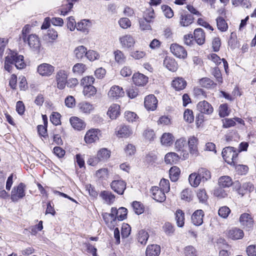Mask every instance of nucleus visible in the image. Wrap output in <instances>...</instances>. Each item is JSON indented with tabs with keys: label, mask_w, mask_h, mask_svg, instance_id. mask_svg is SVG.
Returning a JSON list of instances; mask_svg holds the SVG:
<instances>
[{
	"label": "nucleus",
	"mask_w": 256,
	"mask_h": 256,
	"mask_svg": "<svg viewBox=\"0 0 256 256\" xmlns=\"http://www.w3.org/2000/svg\"><path fill=\"white\" fill-rule=\"evenodd\" d=\"M14 65L18 69L24 68L26 66L23 56L18 55L14 52L10 51L6 57L4 68L6 70L10 72Z\"/></svg>",
	"instance_id": "1"
},
{
	"label": "nucleus",
	"mask_w": 256,
	"mask_h": 256,
	"mask_svg": "<svg viewBox=\"0 0 256 256\" xmlns=\"http://www.w3.org/2000/svg\"><path fill=\"white\" fill-rule=\"evenodd\" d=\"M222 156L225 162L230 166H235L238 163V152L232 146L224 148L222 152Z\"/></svg>",
	"instance_id": "2"
},
{
	"label": "nucleus",
	"mask_w": 256,
	"mask_h": 256,
	"mask_svg": "<svg viewBox=\"0 0 256 256\" xmlns=\"http://www.w3.org/2000/svg\"><path fill=\"white\" fill-rule=\"evenodd\" d=\"M25 184L21 182L12 189L10 198L12 202H17L25 196Z\"/></svg>",
	"instance_id": "3"
},
{
	"label": "nucleus",
	"mask_w": 256,
	"mask_h": 256,
	"mask_svg": "<svg viewBox=\"0 0 256 256\" xmlns=\"http://www.w3.org/2000/svg\"><path fill=\"white\" fill-rule=\"evenodd\" d=\"M240 222L241 226L246 230H250L254 226L253 218L248 213H244L240 215Z\"/></svg>",
	"instance_id": "4"
},
{
	"label": "nucleus",
	"mask_w": 256,
	"mask_h": 256,
	"mask_svg": "<svg viewBox=\"0 0 256 256\" xmlns=\"http://www.w3.org/2000/svg\"><path fill=\"white\" fill-rule=\"evenodd\" d=\"M68 73L64 70H59L56 75V80L57 84V87L60 90H63L67 82Z\"/></svg>",
	"instance_id": "5"
},
{
	"label": "nucleus",
	"mask_w": 256,
	"mask_h": 256,
	"mask_svg": "<svg viewBox=\"0 0 256 256\" xmlns=\"http://www.w3.org/2000/svg\"><path fill=\"white\" fill-rule=\"evenodd\" d=\"M54 71V67L47 63L40 64L37 68L38 72L42 76H50Z\"/></svg>",
	"instance_id": "6"
},
{
	"label": "nucleus",
	"mask_w": 256,
	"mask_h": 256,
	"mask_svg": "<svg viewBox=\"0 0 256 256\" xmlns=\"http://www.w3.org/2000/svg\"><path fill=\"white\" fill-rule=\"evenodd\" d=\"M100 136V130L98 129L92 128L88 130L84 136V140L86 144H92L98 140Z\"/></svg>",
	"instance_id": "7"
},
{
	"label": "nucleus",
	"mask_w": 256,
	"mask_h": 256,
	"mask_svg": "<svg viewBox=\"0 0 256 256\" xmlns=\"http://www.w3.org/2000/svg\"><path fill=\"white\" fill-rule=\"evenodd\" d=\"M120 43L122 48H130L134 46L136 40L130 34L122 36L119 38Z\"/></svg>",
	"instance_id": "8"
},
{
	"label": "nucleus",
	"mask_w": 256,
	"mask_h": 256,
	"mask_svg": "<svg viewBox=\"0 0 256 256\" xmlns=\"http://www.w3.org/2000/svg\"><path fill=\"white\" fill-rule=\"evenodd\" d=\"M111 188L118 194H122L126 188V182L122 180H114L110 183Z\"/></svg>",
	"instance_id": "9"
},
{
	"label": "nucleus",
	"mask_w": 256,
	"mask_h": 256,
	"mask_svg": "<svg viewBox=\"0 0 256 256\" xmlns=\"http://www.w3.org/2000/svg\"><path fill=\"white\" fill-rule=\"evenodd\" d=\"M108 96L113 100H116L124 96L123 88L118 86H112L108 93Z\"/></svg>",
	"instance_id": "10"
},
{
	"label": "nucleus",
	"mask_w": 256,
	"mask_h": 256,
	"mask_svg": "<svg viewBox=\"0 0 256 256\" xmlns=\"http://www.w3.org/2000/svg\"><path fill=\"white\" fill-rule=\"evenodd\" d=\"M172 52L176 57L185 58L187 56V52L184 48L178 44H173L170 46Z\"/></svg>",
	"instance_id": "11"
},
{
	"label": "nucleus",
	"mask_w": 256,
	"mask_h": 256,
	"mask_svg": "<svg viewBox=\"0 0 256 256\" xmlns=\"http://www.w3.org/2000/svg\"><path fill=\"white\" fill-rule=\"evenodd\" d=\"M180 24L182 26H188L193 22L194 17L187 12L182 11L180 12Z\"/></svg>",
	"instance_id": "12"
},
{
	"label": "nucleus",
	"mask_w": 256,
	"mask_h": 256,
	"mask_svg": "<svg viewBox=\"0 0 256 256\" xmlns=\"http://www.w3.org/2000/svg\"><path fill=\"white\" fill-rule=\"evenodd\" d=\"M158 102V100L154 95H148L144 98V107L148 110H154L157 107Z\"/></svg>",
	"instance_id": "13"
},
{
	"label": "nucleus",
	"mask_w": 256,
	"mask_h": 256,
	"mask_svg": "<svg viewBox=\"0 0 256 256\" xmlns=\"http://www.w3.org/2000/svg\"><path fill=\"white\" fill-rule=\"evenodd\" d=\"M102 218L108 228L110 229L114 228L116 224L117 220L114 212H111L110 214L107 212L104 213L102 214Z\"/></svg>",
	"instance_id": "14"
},
{
	"label": "nucleus",
	"mask_w": 256,
	"mask_h": 256,
	"mask_svg": "<svg viewBox=\"0 0 256 256\" xmlns=\"http://www.w3.org/2000/svg\"><path fill=\"white\" fill-rule=\"evenodd\" d=\"M196 107L200 112L206 114H212L214 110L212 105L206 100L200 102Z\"/></svg>",
	"instance_id": "15"
},
{
	"label": "nucleus",
	"mask_w": 256,
	"mask_h": 256,
	"mask_svg": "<svg viewBox=\"0 0 256 256\" xmlns=\"http://www.w3.org/2000/svg\"><path fill=\"white\" fill-rule=\"evenodd\" d=\"M226 234L228 238L232 240L242 239L244 236V233L242 230L234 228L226 232Z\"/></svg>",
	"instance_id": "16"
},
{
	"label": "nucleus",
	"mask_w": 256,
	"mask_h": 256,
	"mask_svg": "<svg viewBox=\"0 0 256 256\" xmlns=\"http://www.w3.org/2000/svg\"><path fill=\"white\" fill-rule=\"evenodd\" d=\"M26 42L30 48L36 50L40 48V43L38 36L35 34H29L26 36Z\"/></svg>",
	"instance_id": "17"
},
{
	"label": "nucleus",
	"mask_w": 256,
	"mask_h": 256,
	"mask_svg": "<svg viewBox=\"0 0 256 256\" xmlns=\"http://www.w3.org/2000/svg\"><path fill=\"white\" fill-rule=\"evenodd\" d=\"M204 212L202 210H196L192 216V224L197 226L202 224L203 223V217Z\"/></svg>",
	"instance_id": "18"
},
{
	"label": "nucleus",
	"mask_w": 256,
	"mask_h": 256,
	"mask_svg": "<svg viewBox=\"0 0 256 256\" xmlns=\"http://www.w3.org/2000/svg\"><path fill=\"white\" fill-rule=\"evenodd\" d=\"M132 81L138 86H144L148 82V78L144 74L137 72L133 74Z\"/></svg>",
	"instance_id": "19"
},
{
	"label": "nucleus",
	"mask_w": 256,
	"mask_h": 256,
	"mask_svg": "<svg viewBox=\"0 0 256 256\" xmlns=\"http://www.w3.org/2000/svg\"><path fill=\"white\" fill-rule=\"evenodd\" d=\"M186 82L181 77L175 78L172 82V87L177 91L183 90L186 86Z\"/></svg>",
	"instance_id": "20"
},
{
	"label": "nucleus",
	"mask_w": 256,
	"mask_h": 256,
	"mask_svg": "<svg viewBox=\"0 0 256 256\" xmlns=\"http://www.w3.org/2000/svg\"><path fill=\"white\" fill-rule=\"evenodd\" d=\"M72 126L78 130H81L85 128L86 124L84 122L76 116L72 117L70 120Z\"/></svg>",
	"instance_id": "21"
},
{
	"label": "nucleus",
	"mask_w": 256,
	"mask_h": 256,
	"mask_svg": "<svg viewBox=\"0 0 256 256\" xmlns=\"http://www.w3.org/2000/svg\"><path fill=\"white\" fill-rule=\"evenodd\" d=\"M164 66L170 71L174 72L178 68V64L175 60L170 57H166L163 62Z\"/></svg>",
	"instance_id": "22"
},
{
	"label": "nucleus",
	"mask_w": 256,
	"mask_h": 256,
	"mask_svg": "<svg viewBox=\"0 0 256 256\" xmlns=\"http://www.w3.org/2000/svg\"><path fill=\"white\" fill-rule=\"evenodd\" d=\"M112 120L116 119L120 115V106L116 104H112L107 112Z\"/></svg>",
	"instance_id": "23"
},
{
	"label": "nucleus",
	"mask_w": 256,
	"mask_h": 256,
	"mask_svg": "<svg viewBox=\"0 0 256 256\" xmlns=\"http://www.w3.org/2000/svg\"><path fill=\"white\" fill-rule=\"evenodd\" d=\"M79 111L86 114H88L94 110V105L86 102H83L78 104V106Z\"/></svg>",
	"instance_id": "24"
},
{
	"label": "nucleus",
	"mask_w": 256,
	"mask_h": 256,
	"mask_svg": "<svg viewBox=\"0 0 256 256\" xmlns=\"http://www.w3.org/2000/svg\"><path fill=\"white\" fill-rule=\"evenodd\" d=\"M133 132L131 128L127 126H122L116 132V134L120 138H128L130 136Z\"/></svg>",
	"instance_id": "25"
},
{
	"label": "nucleus",
	"mask_w": 256,
	"mask_h": 256,
	"mask_svg": "<svg viewBox=\"0 0 256 256\" xmlns=\"http://www.w3.org/2000/svg\"><path fill=\"white\" fill-rule=\"evenodd\" d=\"M100 196L105 203L110 204L115 200V196L110 191L104 190L101 192Z\"/></svg>",
	"instance_id": "26"
},
{
	"label": "nucleus",
	"mask_w": 256,
	"mask_h": 256,
	"mask_svg": "<svg viewBox=\"0 0 256 256\" xmlns=\"http://www.w3.org/2000/svg\"><path fill=\"white\" fill-rule=\"evenodd\" d=\"M195 41L198 45H202L205 42V34L201 28H196L194 32Z\"/></svg>",
	"instance_id": "27"
},
{
	"label": "nucleus",
	"mask_w": 256,
	"mask_h": 256,
	"mask_svg": "<svg viewBox=\"0 0 256 256\" xmlns=\"http://www.w3.org/2000/svg\"><path fill=\"white\" fill-rule=\"evenodd\" d=\"M198 139L194 136L190 137L188 142L190 152V154L194 156H197L198 154V150L197 148Z\"/></svg>",
	"instance_id": "28"
},
{
	"label": "nucleus",
	"mask_w": 256,
	"mask_h": 256,
	"mask_svg": "<svg viewBox=\"0 0 256 256\" xmlns=\"http://www.w3.org/2000/svg\"><path fill=\"white\" fill-rule=\"evenodd\" d=\"M174 136L170 132H165L161 136V144L165 146H170L174 142Z\"/></svg>",
	"instance_id": "29"
},
{
	"label": "nucleus",
	"mask_w": 256,
	"mask_h": 256,
	"mask_svg": "<svg viewBox=\"0 0 256 256\" xmlns=\"http://www.w3.org/2000/svg\"><path fill=\"white\" fill-rule=\"evenodd\" d=\"M111 211L114 213L116 218L119 220H124L126 218L127 214V209L124 207H121L118 210L115 208H112Z\"/></svg>",
	"instance_id": "30"
},
{
	"label": "nucleus",
	"mask_w": 256,
	"mask_h": 256,
	"mask_svg": "<svg viewBox=\"0 0 256 256\" xmlns=\"http://www.w3.org/2000/svg\"><path fill=\"white\" fill-rule=\"evenodd\" d=\"M170 190V186L169 181L165 178L161 179V192H162L164 194L163 196H161V202L166 200L165 193L168 192Z\"/></svg>",
	"instance_id": "31"
},
{
	"label": "nucleus",
	"mask_w": 256,
	"mask_h": 256,
	"mask_svg": "<svg viewBox=\"0 0 256 256\" xmlns=\"http://www.w3.org/2000/svg\"><path fill=\"white\" fill-rule=\"evenodd\" d=\"M200 85L206 88H212L216 86V84L208 78H204L199 80Z\"/></svg>",
	"instance_id": "32"
},
{
	"label": "nucleus",
	"mask_w": 256,
	"mask_h": 256,
	"mask_svg": "<svg viewBox=\"0 0 256 256\" xmlns=\"http://www.w3.org/2000/svg\"><path fill=\"white\" fill-rule=\"evenodd\" d=\"M160 252V246L158 245L148 246L146 250V256H158Z\"/></svg>",
	"instance_id": "33"
},
{
	"label": "nucleus",
	"mask_w": 256,
	"mask_h": 256,
	"mask_svg": "<svg viewBox=\"0 0 256 256\" xmlns=\"http://www.w3.org/2000/svg\"><path fill=\"white\" fill-rule=\"evenodd\" d=\"M175 218L178 226L182 228L184 224V213L180 210H178L175 213Z\"/></svg>",
	"instance_id": "34"
},
{
	"label": "nucleus",
	"mask_w": 256,
	"mask_h": 256,
	"mask_svg": "<svg viewBox=\"0 0 256 256\" xmlns=\"http://www.w3.org/2000/svg\"><path fill=\"white\" fill-rule=\"evenodd\" d=\"M202 182H205L211 178L210 172L205 168H199L197 172Z\"/></svg>",
	"instance_id": "35"
},
{
	"label": "nucleus",
	"mask_w": 256,
	"mask_h": 256,
	"mask_svg": "<svg viewBox=\"0 0 256 256\" xmlns=\"http://www.w3.org/2000/svg\"><path fill=\"white\" fill-rule=\"evenodd\" d=\"M91 26L89 20H83L76 24V29L84 32H88Z\"/></svg>",
	"instance_id": "36"
},
{
	"label": "nucleus",
	"mask_w": 256,
	"mask_h": 256,
	"mask_svg": "<svg viewBox=\"0 0 256 256\" xmlns=\"http://www.w3.org/2000/svg\"><path fill=\"white\" fill-rule=\"evenodd\" d=\"M188 180L190 184L194 187H197L202 180L197 172H194L189 176Z\"/></svg>",
	"instance_id": "37"
},
{
	"label": "nucleus",
	"mask_w": 256,
	"mask_h": 256,
	"mask_svg": "<svg viewBox=\"0 0 256 256\" xmlns=\"http://www.w3.org/2000/svg\"><path fill=\"white\" fill-rule=\"evenodd\" d=\"M87 49L83 46H80L76 47L74 50V54L76 58L78 60H81L84 56H86Z\"/></svg>",
	"instance_id": "38"
},
{
	"label": "nucleus",
	"mask_w": 256,
	"mask_h": 256,
	"mask_svg": "<svg viewBox=\"0 0 256 256\" xmlns=\"http://www.w3.org/2000/svg\"><path fill=\"white\" fill-rule=\"evenodd\" d=\"M232 184V180L229 176H222L218 180V184L220 187L228 188L231 186Z\"/></svg>",
	"instance_id": "39"
},
{
	"label": "nucleus",
	"mask_w": 256,
	"mask_h": 256,
	"mask_svg": "<svg viewBox=\"0 0 256 256\" xmlns=\"http://www.w3.org/2000/svg\"><path fill=\"white\" fill-rule=\"evenodd\" d=\"M97 155L98 158L102 162H104L110 157V152L106 148H102L98 152Z\"/></svg>",
	"instance_id": "40"
},
{
	"label": "nucleus",
	"mask_w": 256,
	"mask_h": 256,
	"mask_svg": "<svg viewBox=\"0 0 256 256\" xmlns=\"http://www.w3.org/2000/svg\"><path fill=\"white\" fill-rule=\"evenodd\" d=\"M82 92L84 96L91 98L96 94V89L93 86H86L84 87Z\"/></svg>",
	"instance_id": "41"
},
{
	"label": "nucleus",
	"mask_w": 256,
	"mask_h": 256,
	"mask_svg": "<svg viewBox=\"0 0 256 256\" xmlns=\"http://www.w3.org/2000/svg\"><path fill=\"white\" fill-rule=\"evenodd\" d=\"M218 28L221 32H226L228 28V24L222 16L216 19Z\"/></svg>",
	"instance_id": "42"
},
{
	"label": "nucleus",
	"mask_w": 256,
	"mask_h": 256,
	"mask_svg": "<svg viewBox=\"0 0 256 256\" xmlns=\"http://www.w3.org/2000/svg\"><path fill=\"white\" fill-rule=\"evenodd\" d=\"M86 70V64L82 63H77L72 68V72L76 74L81 75Z\"/></svg>",
	"instance_id": "43"
},
{
	"label": "nucleus",
	"mask_w": 256,
	"mask_h": 256,
	"mask_svg": "<svg viewBox=\"0 0 256 256\" xmlns=\"http://www.w3.org/2000/svg\"><path fill=\"white\" fill-rule=\"evenodd\" d=\"M170 177L172 182H176L178 180L180 174V169L177 166L172 167L170 170Z\"/></svg>",
	"instance_id": "44"
},
{
	"label": "nucleus",
	"mask_w": 256,
	"mask_h": 256,
	"mask_svg": "<svg viewBox=\"0 0 256 256\" xmlns=\"http://www.w3.org/2000/svg\"><path fill=\"white\" fill-rule=\"evenodd\" d=\"M186 146V140L185 138H180L175 142L174 146L177 151H184V148Z\"/></svg>",
	"instance_id": "45"
},
{
	"label": "nucleus",
	"mask_w": 256,
	"mask_h": 256,
	"mask_svg": "<svg viewBox=\"0 0 256 256\" xmlns=\"http://www.w3.org/2000/svg\"><path fill=\"white\" fill-rule=\"evenodd\" d=\"M114 54L115 60L118 63L122 64L126 62V56L122 51L118 50L114 52Z\"/></svg>",
	"instance_id": "46"
},
{
	"label": "nucleus",
	"mask_w": 256,
	"mask_h": 256,
	"mask_svg": "<svg viewBox=\"0 0 256 256\" xmlns=\"http://www.w3.org/2000/svg\"><path fill=\"white\" fill-rule=\"evenodd\" d=\"M184 256H198V253L193 246H188L184 248Z\"/></svg>",
	"instance_id": "47"
},
{
	"label": "nucleus",
	"mask_w": 256,
	"mask_h": 256,
	"mask_svg": "<svg viewBox=\"0 0 256 256\" xmlns=\"http://www.w3.org/2000/svg\"><path fill=\"white\" fill-rule=\"evenodd\" d=\"M149 237L148 234L145 230H142L139 231L138 235V241L142 244H146Z\"/></svg>",
	"instance_id": "48"
},
{
	"label": "nucleus",
	"mask_w": 256,
	"mask_h": 256,
	"mask_svg": "<svg viewBox=\"0 0 256 256\" xmlns=\"http://www.w3.org/2000/svg\"><path fill=\"white\" fill-rule=\"evenodd\" d=\"M164 234L167 236H172L174 232V228L172 224L168 222H166L162 226Z\"/></svg>",
	"instance_id": "49"
},
{
	"label": "nucleus",
	"mask_w": 256,
	"mask_h": 256,
	"mask_svg": "<svg viewBox=\"0 0 256 256\" xmlns=\"http://www.w3.org/2000/svg\"><path fill=\"white\" fill-rule=\"evenodd\" d=\"M178 156L174 152L167 154L164 158L165 162L167 164H172L178 160Z\"/></svg>",
	"instance_id": "50"
},
{
	"label": "nucleus",
	"mask_w": 256,
	"mask_h": 256,
	"mask_svg": "<svg viewBox=\"0 0 256 256\" xmlns=\"http://www.w3.org/2000/svg\"><path fill=\"white\" fill-rule=\"evenodd\" d=\"M120 26L123 29H128L131 26L132 22L128 18H120L118 22Z\"/></svg>",
	"instance_id": "51"
},
{
	"label": "nucleus",
	"mask_w": 256,
	"mask_h": 256,
	"mask_svg": "<svg viewBox=\"0 0 256 256\" xmlns=\"http://www.w3.org/2000/svg\"><path fill=\"white\" fill-rule=\"evenodd\" d=\"M132 206L135 213L137 214H140L144 212V206L139 202H134Z\"/></svg>",
	"instance_id": "52"
},
{
	"label": "nucleus",
	"mask_w": 256,
	"mask_h": 256,
	"mask_svg": "<svg viewBox=\"0 0 256 256\" xmlns=\"http://www.w3.org/2000/svg\"><path fill=\"white\" fill-rule=\"evenodd\" d=\"M232 4L236 6H242L244 8H248L251 4L249 0H232Z\"/></svg>",
	"instance_id": "53"
},
{
	"label": "nucleus",
	"mask_w": 256,
	"mask_h": 256,
	"mask_svg": "<svg viewBox=\"0 0 256 256\" xmlns=\"http://www.w3.org/2000/svg\"><path fill=\"white\" fill-rule=\"evenodd\" d=\"M230 110H228L227 104H220L219 107V115L221 118H224L229 115Z\"/></svg>",
	"instance_id": "54"
},
{
	"label": "nucleus",
	"mask_w": 256,
	"mask_h": 256,
	"mask_svg": "<svg viewBox=\"0 0 256 256\" xmlns=\"http://www.w3.org/2000/svg\"><path fill=\"white\" fill-rule=\"evenodd\" d=\"M234 166L236 170L240 175L246 174L248 170V168L246 165L238 164L236 163L235 166Z\"/></svg>",
	"instance_id": "55"
},
{
	"label": "nucleus",
	"mask_w": 256,
	"mask_h": 256,
	"mask_svg": "<svg viewBox=\"0 0 256 256\" xmlns=\"http://www.w3.org/2000/svg\"><path fill=\"white\" fill-rule=\"evenodd\" d=\"M164 16L168 18H170L174 16V12L171 8L167 5H164L161 6Z\"/></svg>",
	"instance_id": "56"
},
{
	"label": "nucleus",
	"mask_w": 256,
	"mask_h": 256,
	"mask_svg": "<svg viewBox=\"0 0 256 256\" xmlns=\"http://www.w3.org/2000/svg\"><path fill=\"white\" fill-rule=\"evenodd\" d=\"M95 78L92 76H86L84 77L80 81V85L84 86H92Z\"/></svg>",
	"instance_id": "57"
},
{
	"label": "nucleus",
	"mask_w": 256,
	"mask_h": 256,
	"mask_svg": "<svg viewBox=\"0 0 256 256\" xmlns=\"http://www.w3.org/2000/svg\"><path fill=\"white\" fill-rule=\"evenodd\" d=\"M150 23V22L147 21L144 18L140 19L139 24L140 29L142 31L150 30L152 28Z\"/></svg>",
	"instance_id": "58"
},
{
	"label": "nucleus",
	"mask_w": 256,
	"mask_h": 256,
	"mask_svg": "<svg viewBox=\"0 0 256 256\" xmlns=\"http://www.w3.org/2000/svg\"><path fill=\"white\" fill-rule=\"evenodd\" d=\"M86 56L90 61H94L100 58V54L96 51L89 50L86 52Z\"/></svg>",
	"instance_id": "59"
},
{
	"label": "nucleus",
	"mask_w": 256,
	"mask_h": 256,
	"mask_svg": "<svg viewBox=\"0 0 256 256\" xmlns=\"http://www.w3.org/2000/svg\"><path fill=\"white\" fill-rule=\"evenodd\" d=\"M184 120L188 123L192 122L194 120V116L192 110L186 109L184 114Z\"/></svg>",
	"instance_id": "60"
},
{
	"label": "nucleus",
	"mask_w": 256,
	"mask_h": 256,
	"mask_svg": "<svg viewBox=\"0 0 256 256\" xmlns=\"http://www.w3.org/2000/svg\"><path fill=\"white\" fill-rule=\"evenodd\" d=\"M180 197L182 200L190 202L192 200V192L188 189L184 190L180 194Z\"/></svg>",
	"instance_id": "61"
},
{
	"label": "nucleus",
	"mask_w": 256,
	"mask_h": 256,
	"mask_svg": "<svg viewBox=\"0 0 256 256\" xmlns=\"http://www.w3.org/2000/svg\"><path fill=\"white\" fill-rule=\"evenodd\" d=\"M131 228L130 226L127 224H123L122 228L121 234L123 238H128L130 232Z\"/></svg>",
	"instance_id": "62"
},
{
	"label": "nucleus",
	"mask_w": 256,
	"mask_h": 256,
	"mask_svg": "<svg viewBox=\"0 0 256 256\" xmlns=\"http://www.w3.org/2000/svg\"><path fill=\"white\" fill-rule=\"evenodd\" d=\"M146 52L142 50H134L130 52V56L135 60H140L146 56Z\"/></svg>",
	"instance_id": "63"
},
{
	"label": "nucleus",
	"mask_w": 256,
	"mask_h": 256,
	"mask_svg": "<svg viewBox=\"0 0 256 256\" xmlns=\"http://www.w3.org/2000/svg\"><path fill=\"white\" fill-rule=\"evenodd\" d=\"M230 212V209L226 206H222L218 210L219 216L223 218H226Z\"/></svg>",
	"instance_id": "64"
}]
</instances>
